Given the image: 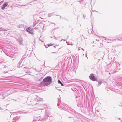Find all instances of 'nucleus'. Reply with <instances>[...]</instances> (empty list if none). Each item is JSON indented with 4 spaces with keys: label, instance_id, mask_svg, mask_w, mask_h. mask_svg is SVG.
Listing matches in <instances>:
<instances>
[{
    "label": "nucleus",
    "instance_id": "f257e3e1",
    "mask_svg": "<svg viewBox=\"0 0 122 122\" xmlns=\"http://www.w3.org/2000/svg\"><path fill=\"white\" fill-rule=\"evenodd\" d=\"M52 79L50 76H47L43 80L42 83L44 86H47L52 82Z\"/></svg>",
    "mask_w": 122,
    "mask_h": 122
},
{
    "label": "nucleus",
    "instance_id": "f03ea898",
    "mask_svg": "<svg viewBox=\"0 0 122 122\" xmlns=\"http://www.w3.org/2000/svg\"><path fill=\"white\" fill-rule=\"evenodd\" d=\"M89 77L90 79L92 80L93 81H95L97 80V78L95 77L94 75L93 74H90Z\"/></svg>",
    "mask_w": 122,
    "mask_h": 122
},
{
    "label": "nucleus",
    "instance_id": "7ed1b4c3",
    "mask_svg": "<svg viewBox=\"0 0 122 122\" xmlns=\"http://www.w3.org/2000/svg\"><path fill=\"white\" fill-rule=\"evenodd\" d=\"M26 30L27 31L31 34L33 33V30L30 27H28L26 28Z\"/></svg>",
    "mask_w": 122,
    "mask_h": 122
},
{
    "label": "nucleus",
    "instance_id": "20e7f679",
    "mask_svg": "<svg viewBox=\"0 0 122 122\" xmlns=\"http://www.w3.org/2000/svg\"><path fill=\"white\" fill-rule=\"evenodd\" d=\"M8 5V2H5L4 3L2 7L1 8V9L2 10L4 9L5 7L7 6Z\"/></svg>",
    "mask_w": 122,
    "mask_h": 122
},
{
    "label": "nucleus",
    "instance_id": "39448f33",
    "mask_svg": "<svg viewBox=\"0 0 122 122\" xmlns=\"http://www.w3.org/2000/svg\"><path fill=\"white\" fill-rule=\"evenodd\" d=\"M58 83H60L61 84V86H64V85H63V84L59 80H58Z\"/></svg>",
    "mask_w": 122,
    "mask_h": 122
},
{
    "label": "nucleus",
    "instance_id": "423d86ee",
    "mask_svg": "<svg viewBox=\"0 0 122 122\" xmlns=\"http://www.w3.org/2000/svg\"><path fill=\"white\" fill-rule=\"evenodd\" d=\"M47 45L48 46H52V44H48Z\"/></svg>",
    "mask_w": 122,
    "mask_h": 122
},
{
    "label": "nucleus",
    "instance_id": "0eeeda50",
    "mask_svg": "<svg viewBox=\"0 0 122 122\" xmlns=\"http://www.w3.org/2000/svg\"><path fill=\"white\" fill-rule=\"evenodd\" d=\"M53 53H55L54 52H53Z\"/></svg>",
    "mask_w": 122,
    "mask_h": 122
}]
</instances>
